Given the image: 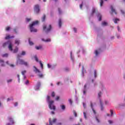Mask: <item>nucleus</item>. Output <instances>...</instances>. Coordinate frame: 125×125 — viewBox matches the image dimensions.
Masks as SVG:
<instances>
[{"mask_svg":"<svg viewBox=\"0 0 125 125\" xmlns=\"http://www.w3.org/2000/svg\"><path fill=\"white\" fill-rule=\"evenodd\" d=\"M50 96H47V98H46V101L49 104V108L51 110H54V111L55 110L56 107L53 105V103H54V101H50Z\"/></svg>","mask_w":125,"mask_h":125,"instance_id":"obj_1","label":"nucleus"},{"mask_svg":"<svg viewBox=\"0 0 125 125\" xmlns=\"http://www.w3.org/2000/svg\"><path fill=\"white\" fill-rule=\"evenodd\" d=\"M38 24H39V21H33L32 24H30L29 27L30 29V32H34L36 33L38 31L37 29L34 28V26H36V25H38Z\"/></svg>","mask_w":125,"mask_h":125,"instance_id":"obj_2","label":"nucleus"},{"mask_svg":"<svg viewBox=\"0 0 125 125\" xmlns=\"http://www.w3.org/2000/svg\"><path fill=\"white\" fill-rule=\"evenodd\" d=\"M17 62H19V64H20L21 65H24L26 67H28V66H29L28 62H25V61H24L23 60H21L19 59V60L17 61Z\"/></svg>","mask_w":125,"mask_h":125,"instance_id":"obj_3","label":"nucleus"},{"mask_svg":"<svg viewBox=\"0 0 125 125\" xmlns=\"http://www.w3.org/2000/svg\"><path fill=\"white\" fill-rule=\"evenodd\" d=\"M41 9L40 8V5L39 4L35 5L34 6V12L36 14H39Z\"/></svg>","mask_w":125,"mask_h":125,"instance_id":"obj_4","label":"nucleus"},{"mask_svg":"<svg viewBox=\"0 0 125 125\" xmlns=\"http://www.w3.org/2000/svg\"><path fill=\"white\" fill-rule=\"evenodd\" d=\"M43 30L45 31L46 33H48L49 32H50V30H51V25H49V27L46 28V25H43Z\"/></svg>","mask_w":125,"mask_h":125,"instance_id":"obj_5","label":"nucleus"},{"mask_svg":"<svg viewBox=\"0 0 125 125\" xmlns=\"http://www.w3.org/2000/svg\"><path fill=\"white\" fill-rule=\"evenodd\" d=\"M8 120L10 123H11V125H13L14 124V121L13 120V118L12 117L9 116L8 117Z\"/></svg>","mask_w":125,"mask_h":125,"instance_id":"obj_6","label":"nucleus"},{"mask_svg":"<svg viewBox=\"0 0 125 125\" xmlns=\"http://www.w3.org/2000/svg\"><path fill=\"white\" fill-rule=\"evenodd\" d=\"M90 107H91V109H92V111L95 115L96 114V111L93 108V104H92V102H90Z\"/></svg>","mask_w":125,"mask_h":125,"instance_id":"obj_7","label":"nucleus"},{"mask_svg":"<svg viewBox=\"0 0 125 125\" xmlns=\"http://www.w3.org/2000/svg\"><path fill=\"white\" fill-rule=\"evenodd\" d=\"M8 44H9L8 48L9 50H10L11 51H12V50H13V49L12 48V44L11 43V41H10V42H9Z\"/></svg>","mask_w":125,"mask_h":125,"instance_id":"obj_8","label":"nucleus"},{"mask_svg":"<svg viewBox=\"0 0 125 125\" xmlns=\"http://www.w3.org/2000/svg\"><path fill=\"white\" fill-rule=\"evenodd\" d=\"M110 8L112 13H115V14H117V12H116V10L114 9V7H113V6H111Z\"/></svg>","mask_w":125,"mask_h":125,"instance_id":"obj_9","label":"nucleus"},{"mask_svg":"<svg viewBox=\"0 0 125 125\" xmlns=\"http://www.w3.org/2000/svg\"><path fill=\"white\" fill-rule=\"evenodd\" d=\"M42 42H51V40L50 39H48L46 40H44V39H42Z\"/></svg>","mask_w":125,"mask_h":125,"instance_id":"obj_10","label":"nucleus"},{"mask_svg":"<svg viewBox=\"0 0 125 125\" xmlns=\"http://www.w3.org/2000/svg\"><path fill=\"white\" fill-rule=\"evenodd\" d=\"M34 72H35V73H41V71H40V70L38 69V68H37V67H36V66H34Z\"/></svg>","mask_w":125,"mask_h":125,"instance_id":"obj_11","label":"nucleus"},{"mask_svg":"<svg viewBox=\"0 0 125 125\" xmlns=\"http://www.w3.org/2000/svg\"><path fill=\"white\" fill-rule=\"evenodd\" d=\"M100 102L101 104V110L103 111V110H104V107H103V103H102V101H101V100H100Z\"/></svg>","mask_w":125,"mask_h":125,"instance_id":"obj_12","label":"nucleus"},{"mask_svg":"<svg viewBox=\"0 0 125 125\" xmlns=\"http://www.w3.org/2000/svg\"><path fill=\"white\" fill-rule=\"evenodd\" d=\"M97 17H99V21H101L102 20V16H101V14H97Z\"/></svg>","mask_w":125,"mask_h":125,"instance_id":"obj_13","label":"nucleus"},{"mask_svg":"<svg viewBox=\"0 0 125 125\" xmlns=\"http://www.w3.org/2000/svg\"><path fill=\"white\" fill-rule=\"evenodd\" d=\"M62 26V21L61 20V19H59V26L60 28H61Z\"/></svg>","mask_w":125,"mask_h":125,"instance_id":"obj_14","label":"nucleus"},{"mask_svg":"<svg viewBox=\"0 0 125 125\" xmlns=\"http://www.w3.org/2000/svg\"><path fill=\"white\" fill-rule=\"evenodd\" d=\"M0 63L1 64V66H2V67L4 66V61H3V60L0 59Z\"/></svg>","mask_w":125,"mask_h":125,"instance_id":"obj_15","label":"nucleus"},{"mask_svg":"<svg viewBox=\"0 0 125 125\" xmlns=\"http://www.w3.org/2000/svg\"><path fill=\"white\" fill-rule=\"evenodd\" d=\"M97 10H96L95 8H93L92 9V14H94V13H96V12H97Z\"/></svg>","mask_w":125,"mask_h":125,"instance_id":"obj_16","label":"nucleus"},{"mask_svg":"<svg viewBox=\"0 0 125 125\" xmlns=\"http://www.w3.org/2000/svg\"><path fill=\"white\" fill-rule=\"evenodd\" d=\"M10 42V41H8L3 44V47H5L6 46V44H8Z\"/></svg>","mask_w":125,"mask_h":125,"instance_id":"obj_17","label":"nucleus"},{"mask_svg":"<svg viewBox=\"0 0 125 125\" xmlns=\"http://www.w3.org/2000/svg\"><path fill=\"white\" fill-rule=\"evenodd\" d=\"M102 26H107L108 25V23H107L106 21H103L102 22Z\"/></svg>","mask_w":125,"mask_h":125,"instance_id":"obj_18","label":"nucleus"},{"mask_svg":"<svg viewBox=\"0 0 125 125\" xmlns=\"http://www.w3.org/2000/svg\"><path fill=\"white\" fill-rule=\"evenodd\" d=\"M42 46H35V48L36 49H37V50H39V49H42Z\"/></svg>","mask_w":125,"mask_h":125,"instance_id":"obj_19","label":"nucleus"},{"mask_svg":"<svg viewBox=\"0 0 125 125\" xmlns=\"http://www.w3.org/2000/svg\"><path fill=\"white\" fill-rule=\"evenodd\" d=\"M14 38V36H12V37H10V36L8 35V36H7L5 38V40H8V39H10V38Z\"/></svg>","mask_w":125,"mask_h":125,"instance_id":"obj_20","label":"nucleus"},{"mask_svg":"<svg viewBox=\"0 0 125 125\" xmlns=\"http://www.w3.org/2000/svg\"><path fill=\"white\" fill-rule=\"evenodd\" d=\"M28 42H29V44H30V45H34V42H33L32 41H31L30 39L28 40Z\"/></svg>","mask_w":125,"mask_h":125,"instance_id":"obj_21","label":"nucleus"},{"mask_svg":"<svg viewBox=\"0 0 125 125\" xmlns=\"http://www.w3.org/2000/svg\"><path fill=\"white\" fill-rule=\"evenodd\" d=\"M113 21H114V22L115 24H117V23H118V21H120V19H115Z\"/></svg>","mask_w":125,"mask_h":125,"instance_id":"obj_22","label":"nucleus"},{"mask_svg":"<svg viewBox=\"0 0 125 125\" xmlns=\"http://www.w3.org/2000/svg\"><path fill=\"white\" fill-rule=\"evenodd\" d=\"M18 47H16L15 49L14 50V51H13V53H16L17 52H18Z\"/></svg>","mask_w":125,"mask_h":125,"instance_id":"obj_23","label":"nucleus"},{"mask_svg":"<svg viewBox=\"0 0 125 125\" xmlns=\"http://www.w3.org/2000/svg\"><path fill=\"white\" fill-rule=\"evenodd\" d=\"M15 43L16 44H18V45L19 44V43H20V41L18 40H16Z\"/></svg>","mask_w":125,"mask_h":125,"instance_id":"obj_24","label":"nucleus"},{"mask_svg":"<svg viewBox=\"0 0 125 125\" xmlns=\"http://www.w3.org/2000/svg\"><path fill=\"white\" fill-rule=\"evenodd\" d=\"M61 107L62 109V110H65V109H66V106H65L64 105H61Z\"/></svg>","mask_w":125,"mask_h":125,"instance_id":"obj_25","label":"nucleus"},{"mask_svg":"<svg viewBox=\"0 0 125 125\" xmlns=\"http://www.w3.org/2000/svg\"><path fill=\"white\" fill-rule=\"evenodd\" d=\"M45 15H44L42 18V22H44V21L45 20Z\"/></svg>","mask_w":125,"mask_h":125,"instance_id":"obj_26","label":"nucleus"},{"mask_svg":"<svg viewBox=\"0 0 125 125\" xmlns=\"http://www.w3.org/2000/svg\"><path fill=\"white\" fill-rule=\"evenodd\" d=\"M39 62L42 69H43V64H42V62L40 61Z\"/></svg>","mask_w":125,"mask_h":125,"instance_id":"obj_27","label":"nucleus"},{"mask_svg":"<svg viewBox=\"0 0 125 125\" xmlns=\"http://www.w3.org/2000/svg\"><path fill=\"white\" fill-rule=\"evenodd\" d=\"M103 2H104L103 0H100V6H102V5H103Z\"/></svg>","mask_w":125,"mask_h":125,"instance_id":"obj_28","label":"nucleus"},{"mask_svg":"<svg viewBox=\"0 0 125 125\" xmlns=\"http://www.w3.org/2000/svg\"><path fill=\"white\" fill-rule=\"evenodd\" d=\"M64 71L65 72H69V71H70V69L68 67H66L64 68Z\"/></svg>","mask_w":125,"mask_h":125,"instance_id":"obj_29","label":"nucleus"},{"mask_svg":"<svg viewBox=\"0 0 125 125\" xmlns=\"http://www.w3.org/2000/svg\"><path fill=\"white\" fill-rule=\"evenodd\" d=\"M83 116H84V119H87V117H86V113L84 112L83 113Z\"/></svg>","mask_w":125,"mask_h":125,"instance_id":"obj_30","label":"nucleus"},{"mask_svg":"<svg viewBox=\"0 0 125 125\" xmlns=\"http://www.w3.org/2000/svg\"><path fill=\"white\" fill-rule=\"evenodd\" d=\"M38 77H39V78H43V74H39Z\"/></svg>","mask_w":125,"mask_h":125,"instance_id":"obj_31","label":"nucleus"},{"mask_svg":"<svg viewBox=\"0 0 125 125\" xmlns=\"http://www.w3.org/2000/svg\"><path fill=\"white\" fill-rule=\"evenodd\" d=\"M8 56V54H5L2 55V57H7Z\"/></svg>","mask_w":125,"mask_h":125,"instance_id":"obj_32","label":"nucleus"},{"mask_svg":"<svg viewBox=\"0 0 125 125\" xmlns=\"http://www.w3.org/2000/svg\"><path fill=\"white\" fill-rule=\"evenodd\" d=\"M99 54V53L98 52V51H97V50H96L95 51V54L96 56H97V55H98Z\"/></svg>","mask_w":125,"mask_h":125,"instance_id":"obj_33","label":"nucleus"},{"mask_svg":"<svg viewBox=\"0 0 125 125\" xmlns=\"http://www.w3.org/2000/svg\"><path fill=\"white\" fill-rule=\"evenodd\" d=\"M101 94H102V93H101V92H100L98 94V96L99 98H100V97H101Z\"/></svg>","mask_w":125,"mask_h":125,"instance_id":"obj_34","label":"nucleus"},{"mask_svg":"<svg viewBox=\"0 0 125 125\" xmlns=\"http://www.w3.org/2000/svg\"><path fill=\"white\" fill-rule=\"evenodd\" d=\"M34 58H35V60H36V61L37 62H39V59L38 58V57H37L36 56H35L34 57Z\"/></svg>","mask_w":125,"mask_h":125,"instance_id":"obj_35","label":"nucleus"},{"mask_svg":"<svg viewBox=\"0 0 125 125\" xmlns=\"http://www.w3.org/2000/svg\"><path fill=\"white\" fill-rule=\"evenodd\" d=\"M52 97H55V93L54 92H52L51 94Z\"/></svg>","mask_w":125,"mask_h":125,"instance_id":"obj_36","label":"nucleus"},{"mask_svg":"<svg viewBox=\"0 0 125 125\" xmlns=\"http://www.w3.org/2000/svg\"><path fill=\"white\" fill-rule=\"evenodd\" d=\"M26 70H24L21 72V74L23 76H24L25 74H26Z\"/></svg>","mask_w":125,"mask_h":125,"instance_id":"obj_37","label":"nucleus"},{"mask_svg":"<svg viewBox=\"0 0 125 125\" xmlns=\"http://www.w3.org/2000/svg\"><path fill=\"white\" fill-rule=\"evenodd\" d=\"M68 101H69L70 104H71V105H72V104H73V101H72V100H71V99H69L68 100Z\"/></svg>","mask_w":125,"mask_h":125,"instance_id":"obj_38","label":"nucleus"},{"mask_svg":"<svg viewBox=\"0 0 125 125\" xmlns=\"http://www.w3.org/2000/svg\"><path fill=\"white\" fill-rule=\"evenodd\" d=\"M41 86V82H38L37 83V87H40Z\"/></svg>","mask_w":125,"mask_h":125,"instance_id":"obj_39","label":"nucleus"},{"mask_svg":"<svg viewBox=\"0 0 125 125\" xmlns=\"http://www.w3.org/2000/svg\"><path fill=\"white\" fill-rule=\"evenodd\" d=\"M5 30H6V31H9V30H10V27L8 26V27H6Z\"/></svg>","mask_w":125,"mask_h":125,"instance_id":"obj_40","label":"nucleus"},{"mask_svg":"<svg viewBox=\"0 0 125 125\" xmlns=\"http://www.w3.org/2000/svg\"><path fill=\"white\" fill-rule=\"evenodd\" d=\"M94 77H95V78H96V76H97L96 70H95V71H94Z\"/></svg>","mask_w":125,"mask_h":125,"instance_id":"obj_41","label":"nucleus"},{"mask_svg":"<svg viewBox=\"0 0 125 125\" xmlns=\"http://www.w3.org/2000/svg\"><path fill=\"white\" fill-rule=\"evenodd\" d=\"M25 54H26V52L23 51L22 52L21 54V55L24 56V55H25Z\"/></svg>","mask_w":125,"mask_h":125,"instance_id":"obj_42","label":"nucleus"},{"mask_svg":"<svg viewBox=\"0 0 125 125\" xmlns=\"http://www.w3.org/2000/svg\"><path fill=\"white\" fill-rule=\"evenodd\" d=\"M11 82H12V79H10V80H7V83H11Z\"/></svg>","mask_w":125,"mask_h":125,"instance_id":"obj_43","label":"nucleus"},{"mask_svg":"<svg viewBox=\"0 0 125 125\" xmlns=\"http://www.w3.org/2000/svg\"><path fill=\"white\" fill-rule=\"evenodd\" d=\"M73 113H74L75 117H77V112L75 110H74Z\"/></svg>","mask_w":125,"mask_h":125,"instance_id":"obj_44","label":"nucleus"},{"mask_svg":"<svg viewBox=\"0 0 125 125\" xmlns=\"http://www.w3.org/2000/svg\"><path fill=\"white\" fill-rule=\"evenodd\" d=\"M58 10L59 14H61L62 13V11H61V10L60 9V8H58Z\"/></svg>","mask_w":125,"mask_h":125,"instance_id":"obj_45","label":"nucleus"},{"mask_svg":"<svg viewBox=\"0 0 125 125\" xmlns=\"http://www.w3.org/2000/svg\"><path fill=\"white\" fill-rule=\"evenodd\" d=\"M96 120L98 123H100V121H99V119H98V118H97V117H96Z\"/></svg>","mask_w":125,"mask_h":125,"instance_id":"obj_46","label":"nucleus"},{"mask_svg":"<svg viewBox=\"0 0 125 125\" xmlns=\"http://www.w3.org/2000/svg\"><path fill=\"white\" fill-rule=\"evenodd\" d=\"M17 77L18 78L19 83H20V77L19 74L17 75Z\"/></svg>","mask_w":125,"mask_h":125,"instance_id":"obj_47","label":"nucleus"},{"mask_svg":"<svg viewBox=\"0 0 125 125\" xmlns=\"http://www.w3.org/2000/svg\"><path fill=\"white\" fill-rule=\"evenodd\" d=\"M110 113H111V116H113V114L114 113L113 112V110H112V109L110 110Z\"/></svg>","mask_w":125,"mask_h":125,"instance_id":"obj_48","label":"nucleus"},{"mask_svg":"<svg viewBox=\"0 0 125 125\" xmlns=\"http://www.w3.org/2000/svg\"><path fill=\"white\" fill-rule=\"evenodd\" d=\"M73 30H74V32H75V33H77V28H74Z\"/></svg>","mask_w":125,"mask_h":125,"instance_id":"obj_49","label":"nucleus"},{"mask_svg":"<svg viewBox=\"0 0 125 125\" xmlns=\"http://www.w3.org/2000/svg\"><path fill=\"white\" fill-rule=\"evenodd\" d=\"M26 21L29 22V21H31V19H26Z\"/></svg>","mask_w":125,"mask_h":125,"instance_id":"obj_50","label":"nucleus"},{"mask_svg":"<svg viewBox=\"0 0 125 125\" xmlns=\"http://www.w3.org/2000/svg\"><path fill=\"white\" fill-rule=\"evenodd\" d=\"M25 83V84H28V83H29V80H27Z\"/></svg>","mask_w":125,"mask_h":125,"instance_id":"obj_51","label":"nucleus"},{"mask_svg":"<svg viewBox=\"0 0 125 125\" xmlns=\"http://www.w3.org/2000/svg\"><path fill=\"white\" fill-rule=\"evenodd\" d=\"M47 66H48V68H51V65H50V64H47Z\"/></svg>","mask_w":125,"mask_h":125,"instance_id":"obj_52","label":"nucleus"},{"mask_svg":"<svg viewBox=\"0 0 125 125\" xmlns=\"http://www.w3.org/2000/svg\"><path fill=\"white\" fill-rule=\"evenodd\" d=\"M108 123H109V124H113V121L111 120H109Z\"/></svg>","mask_w":125,"mask_h":125,"instance_id":"obj_53","label":"nucleus"},{"mask_svg":"<svg viewBox=\"0 0 125 125\" xmlns=\"http://www.w3.org/2000/svg\"><path fill=\"white\" fill-rule=\"evenodd\" d=\"M59 98H60L59 96L57 97L56 98V100H59Z\"/></svg>","mask_w":125,"mask_h":125,"instance_id":"obj_54","label":"nucleus"},{"mask_svg":"<svg viewBox=\"0 0 125 125\" xmlns=\"http://www.w3.org/2000/svg\"><path fill=\"white\" fill-rule=\"evenodd\" d=\"M80 8L82 9V8H83V4H81L80 5Z\"/></svg>","mask_w":125,"mask_h":125,"instance_id":"obj_55","label":"nucleus"},{"mask_svg":"<svg viewBox=\"0 0 125 125\" xmlns=\"http://www.w3.org/2000/svg\"><path fill=\"white\" fill-rule=\"evenodd\" d=\"M84 90H85V89H86V84H85L84 85Z\"/></svg>","mask_w":125,"mask_h":125,"instance_id":"obj_56","label":"nucleus"},{"mask_svg":"<svg viewBox=\"0 0 125 125\" xmlns=\"http://www.w3.org/2000/svg\"><path fill=\"white\" fill-rule=\"evenodd\" d=\"M18 105V103L16 102L15 104V106H17Z\"/></svg>","mask_w":125,"mask_h":125,"instance_id":"obj_57","label":"nucleus"},{"mask_svg":"<svg viewBox=\"0 0 125 125\" xmlns=\"http://www.w3.org/2000/svg\"><path fill=\"white\" fill-rule=\"evenodd\" d=\"M51 113L52 114V115H54L55 112L54 111H51Z\"/></svg>","mask_w":125,"mask_h":125,"instance_id":"obj_58","label":"nucleus"},{"mask_svg":"<svg viewBox=\"0 0 125 125\" xmlns=\"http://www.w3.org/2000/svg\"><path fill=\"white\" fill-rule=\"evenodd\" d=\"M60 83H61V82H58V83H57V85H59V84H60Z\"/></svg>","mask_w":125,"mask_h":125,"instance_id":"obj_59","label":"nucleus"},{"mask_svg":"<svg viewBox=\"0 0 125 125\" xmlns=\"http://www.w3.org/2000/svg\"><path fill=\"white\" fill-rule=\"evenodd\" d=\"M83 106L84 108H85V104L84 103H83Z\"/></svg>","mask_w":125,"mask_h":125,"instance_id":"obj_60","label":"nucleus"},{"mask_svg":"<svg viewBox=\"0 0 125 125\" xmlns=\"http://www.w3.org/2000/svg\"><path fill=\"white\" fill-rule=\"evenodd\" d=\"M14 32H16V34H17V31H16V29H14Z\"/></svg>","mask_w":125,"mask_h":125,"instance_id":"obj_61","label":"nucleus"},{"mask_svg":"<svg viewBox=\"0 0 125 125\" xmlns=\"http://www.w3.org/2000/svg\"><path fill=\"white\" fill-rule=\"evenodd\" d=\"M121 12H122V14H125V12H124V11L121 10Z\"/></svg>","mask_w":125,"mask_h":125,"instance_id":"obj_62","label":"nucleus"},{"mask_svg":"<svg viewBox=\"0 0 125 125\" xmlns=\"http://www.w3.org/2000/svg\"><path fill=\"white\" fill-rule=\"evenodd\" d=\"M12 125V124H11V123H7V124H6V125Z\"/></svg>","mask_w":125,"mask_h":125,"instance_id":"obj_63","label":"nucleus"},{"mask_svg":"<svg viewBox=\"0 0 125 125\" xmlns=\"http://www.w3.org/2000/svg\"><path fill=\"white\" fill-rule=\"evenodd\" d=\"M58 125H62V124L61 123H59L57 124Z\"/></svg>","mask_w":125,"mask_h":125,"instance_id":"obj_64","label":"nucleus"}]
</instances>
